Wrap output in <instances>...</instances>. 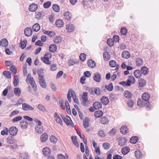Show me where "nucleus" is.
I'll use <instances>...</instances> for the list:
<instances>
[{"instance_id":"obj_1","label":"nucleus","mask_w":159,"mask_h":159,"mask_svg":"<svg viewBox=\"0 0 159 159\" xmlns=\"http://www.w3.org/2000/svg\"><path fill=\"white\" fill-rule=\"evenodd\" d=\"M137 105L140 107H145L148 110H150L151 108V105L149 102H143L140 99L137 101Z\"/></svg>"},{"instance_id":"obj_2","label":"nucleus","mask_w":159,"mask_h":159,"mask_svg":"<svg viewBox=\"0 0 159 159\" xmlns=\"http://www.w3.org/2000/svg\"><path fill=\"white\" fill-rule=\"evenodd\" d=\"M8 131L10 134L12 136H15L16 135L18 132V129L16 127L14 126L11 127Z\"/></svg>"},{"instance_id":"obj_3","label":"nucleus","mask_w":159,"mask_h":159,"mask_svg":"<svg viewBox=\"0 0 159 159\" xmlns=\"http://www.w3.org/2000/svg\"><path fill=\"white\" fill-rule=\"evenodd\" d=\"M32 33V30L30 27H27L24 30L25 34L27 37H30Z\"/></svg>"},{"instance_id":"obj_4","label":"nucleus","mask_w":159,"mask_h":159,"mask_svg":"<svg viewBox=\"0 0 159 159\" xmlns=\"http://www.w3.org/2000/svg\"><path fill=\"white\" fill-rule=\"evenodd\" d=\"M35 18L38 19H42L45 16V13L43 11H36L35 13Z\"/></svg>"},{"instance_id":"obj_5","label":"nucleus","mask_w":159,"mask_h":159,"mask_svg":"<svg viewBox=\"0 0 159 159\" xmlns=\"http://www.w3.org/2000/svg\"><path fill=\"white\" fill-rule=\"evenodd\" d=\"M38 8V5L35 3H33L30 5L29 9L31 12H34L37 10Z\"/></svg>"},{"instance_id":"obj_6","label":"nucleus","mask_w":159,"mask_h":159,"mask_svg":"<svg viewBox=\"0 0 159 159\" xmlns=\"http://www.w3.org/2000/svg\"><path fill=\"white\" fill-rule=\"evenodd\" d=\"M22 108L23 110L25 111L33 110H34L33 107L26 103L22 104Z\"/></svg>"},{"instance_id":"obj_7","label":"nucleus","mask_w":159,"mask_h":159,"mask_svg":"<svg viewBox=\"0 0 159 159\" xmlns=\"http://www.w3.org/2000/svg\"><path fill=\"white\" fill-rule=\"evenodd\" d=\"M141 97L143 100L145 102H149L148 100L150 98V96L148 93H143L142 94Z\"/></svg>"},{"instance_id":"obj_8","label":"nucleus","mask_w":159,"mask_h":159,"mask_svg":"<svg viewBox=\"0 0 159 159\" xmlns=\"http://www.w3.org/2000/svg\"><path fill=\"white\" fill-rule=\"evenodd\" d=\"M61 116L65 123L67 125H70L72 127H73V125L72 123H71V122H70V120H69L68 118H65L64 116L63 115H61Z\"/></svg>"},{"instance_id":"obj_9","label":"nucleus","mask_w":159,"mask_h":159,"mask_svg":"<svg viewBox=\"0 0 159 159\" xmlns=\"http://www.w3.org/2000/svg\"><path fill=\"white\" fill-rule=\"evenodd\" d=\"M90 120L88 117H85L83 120V125L85 129L87 128L89 126V123Z\"/></svg>"},{"instance_id":"obj_10","label":"nucleus","mask_w":159,"mask_h":159,"mask_svg":"<svg viewBox=\"0 0 159 159\" xmlns=\"http://www.w3.org/2000/svg\"><path fill=\"white\" fill-rule=\"evenodd\" d=\"M100 100L102 103L104 105H107L109 102L108 97L104 96L101 98Z\"/></svg>"},{"instance_id":"obj_11","label":"nucleus","mask_w":159,"mask_h":159,"mask_svg":"<svg viewBox=\"0 0 159 159\" xmlns=\"http://www.w3.org/2000/svg\"><path fill=\"white\" fill-rule=\"evenodd\" d=\"M126 141V139L125 137H121L119 139L118 141V145L121 146H122L125 144Z\"/></svg>"},{"instance_id":"obj_12","label":"nucleus","mask_w":159,"mask_h":159,"mask_svg":"<svg viewBox=\"0 0 159 159\" xmlns=\"http://www.w3.org/2000/svg\"><path fill=\"white\" fill-rule=\"evenodd\" d=\"M102 104L99 102H96L93 104V107L95 110L100 109L102 107Z\"/></svg>"},{"instance_id":"obj_13","label":"nucleus","mask_w":159,"mask_h":159,"mask_svg":"<svg viewBox=\"0 0 159 159\" xmlns=\"http://www.w3.org/2000/svg\"><path fill=\"white\" fill-rule=\"evenodd\" d=\"M43 153L45 156H48L50 154L51 150L48 147H45L43 149Z\"/></svg>"},{"instance_id":"obj_14","label":"nucleus","mask_w":159,"mask_h":159,"mask_svg":"<svg viewBox=\"0 0 159 159\" xmlns=\"http://www.w3.org/2000/svg\"><path fill=\"white\" fill-rule=\"evenodd\" d=\"M94 80L96 82H99L101 79V76L98 73H96L94 74L93 76Z\"/></svg>"},{"instance_id":"obj_15","label":"nucleus","mask_w":159,"mask_h":159,"mask_svg":"<svg viewBox=\"0 0 159 159\" xmlns=\"http://www.w3.org/2000/svg\"><path fill=\"white\" fill-rule=\"evenodd\" d=\"M48 139V136L47 133H44L40 137L41 141L42 143L45 142Z\"/></svg>"},{"instance_id":"obj_16","label":"nucleus","mask_w":159,"mask_h":159,"mask_svg":"<svg viewBox=\"0 0 159 159\" xmlns=\"http://www.w3.org/2000/svg\"><path fill=\"white\" fill-rule=\"evenodd\" d=\"M87 64L89 67L91 68H93L96 66L95 62L92 59H90L88 61Z\"/></svg>"},{"instance_id":"obj_17","label":"nucleus","mask_w":159,"mask_h":159,"mask_svg":"<svg viewBox=\"0 0 159 159\" xmlns=\"http://www.w3.org/2000/svg\"><path fill=\"white\" fill-rule=\"evenodd\" d=\"M39 81L41 86L43 88H45L47 87V84L45 83V81L44 79L39 78Z\"/></svg>"},{"instance_id":"obj_18","label":"nucleus","mask_w":159,"mask_h":159,"mask_svg":"<svg viewBox=\"0 0 159 159\" xmlns=\"http://www.w3.org/2000/svg\"><path fill=\"white\" fill-rule=\"evenodd\" d=\"M28 125V123L27 121L23 120H21L20 124V126L23 129L27 128Z\"/></svg>"},{"instance_id":"obj_19","label":"nucleus","mask_w":159,"mask_h":159,"mask_svg":"<svg viewBox=\"0 0 159 159\" xmlns=\"http://www.w3.org/2000/svg\"><path fill=\"white\" fill-rule=\"evenodd\" d=\"M65 18L67 20H70L72 17V15L71 13L69 11H66L64 13Z\"/></svg>"},{"instance_id":"obj_20","label":"nucleus","mask_w":159,"mask_h":159,"mask_svg":"<svg viewBox=\"0 0 159 159\" xmlns=\"http://www.w3.org/2000/svg\"><path fill=\"white\" fill-rule=\"evenodd\" d=\"M57 49V46L55 44L51 45L49 47V51L51 52H54Z\"/></svg>"},{"instance_id":"obj_21","label":"nucleus","mask_w":159,"mask_h":159,"mask_svg":"<svg viewBox=\"0 0 159 159\" xmlns=\"http://www.w3.org/2000/svg\"><path fill=\"white\" fill-rule=\"evenodd\" d=\"M35 130L38 133L41 134L43 131V128L41 126L35 125Z\"/></svg>"},{"instance_id":"obj_22","label":"nucleus","mask_w":159,"mask_h":159,"mask_svg":"<svg viewBox=\"0 0 159 159\" xmlns=\"http://www.w3.org/2000/svg\"><path fill=\"white\" fill-rule=\"evenodd\" d=\"M74 27L73 24H70L66 25V29L69 32H71L74 30Z\"/></svg>"},{"instance_id":"obj_23","label":"nucleus","mask_w":159,"mask_h":159,"mask_svg":"<svg viewBox=\"0 0 159 159\" xmlns=\"http://www.w3.org/2000/svg\"><path fill=\"white\" fill-rule=\"evenodd\" d=\"M57 26L58 28L62 27L64 25V23L62 20L61 19L57 20L56 22Z\"/></svg>"},{"instance_id":"obj_24","label":"nucleus","mask_w":159,"mask_h":159,"mask_svg":"<svg viewBox=\"0 0 159 159\" xmlns=\"http://www.w3.org/2000/svg\"><path fill=\"white\" fill-rule=\"evenodd\" d=\"M122 56L123 58L125 59L129 58L130 57L129 52L127 51L123 52L122 54Z\"/></svg>"},{"instance_id":"obj_25","label":"nucleus","mask_w":159,"mask_h":159,"mask_svg":"<svg viewBox=\"0 0 159 159\" xmlns=\"http://www.w3.org/2000/svg\"><path fill=\"white\" fill-rule=\"evenodd\" d=\"M100 122L103 125L107 124L109 121L108 118L105 116H103L101 117L100 120Z\"/></svg>"},{"instance_id":"obj_26","label":"nucleus","mask_w":159,"mask_h":159,"mask_svg":"<svg viewBox=\"0 0 159 159\" xmlns=\"http://www.w3.org/2000/svg\"><path fill=\"white\" fill-rule=\"evenodd\" d=\"M134 74L135 77L137 78H140L142 75L141 71L139 70H134Z\"/></svg>"},{"instance_id":"obj_27","label":"nucleus","mask_w":159,"mask_h":159,"mask_svg":"<svg viewBox=\"0 0 159 159\" xmlns=\"http://www.w3.org/2000/svg\"><path fill=\"white\" fill-rule=\"evenodd\" d=\"M139 84L140 87H143L145 86L146 84V81L143 79H140L139 80Z\"/></svg>"},{"instance_id":"obj_28","label":"nucleus","mask_w":159,"mask_h":159,"mask_svg":"<svg viewBox=\"0 0 159 159\" xmlns=\"http://www.w3.org/2000/svg\"><path fill=\"white\" fill-rule=\"evenodd\" d=\"M138 140L139 139L137 136H134L130 138L129 141L131 143L135 144L138 141Z\"/></svg>"},{"instance_id":"obj_29","label":"nucleus","mask_w":159,"mask_h":159,"mask_svg":"<svg viewBox=\"0 0 159 159\" xmlns=\"http://www.w3.org/2000/svg\"><path fill=\"white\" fill-rule=\"evenodd\" d=\"M40 26L39 24L36 23L34 24L32 26V29L34 32H38L40 29Z\"/></svg>"},{"instance_id":"obj_30","label":"nucleus","mask_w":159,"mask_h":159,"mask_svg":"<svg viewBox=\"0 0 159 159\" xmlns=\"http://www.w3.org/2000/svg\"><path fill=\"white\" fill-rule=\"evenodd\" d=\"M71 138L73 144L75 146L78 147H79V144L77 141V137L75 136H72Z\"/></svg>"},{"instance_id":"obj_31","label":"nucleus","mask_w":159,"mask_h":159,"mask_svg":"<svg viewBox=\"0 0 159 159\" xmlns=\"http://www.w3.org/2000/svg\"><path fill=\"white\" fill-rule=\"evenodd\" d=\"M149 71L148 69L146 66H143L141 68V72L143 75H146Z\"/></svg>"},{"instance_id":"obj_32","label":"nucleus","mask_w":159,"mask_h":159,"mask_svg":"<svg viewBox=\"0 0 159 159\" xmlns=\"http://www.w3.org/2000/svg\"><path fill=\"white\" fill-rule=\"evenodd\" d=\"M43 70L42 68L37 70V73L40 78L44 79Z\"/></svg>"},{"instance_id":"obj_33","label":"nucleus","mask_w":159,"mask_h":159,"mask_svg":"<svg viewBox=\"0 0 159 159\" xmlns=\"http://www.w3.org/2000/svg\"><path fill=\"white\" fill-rule=\"evenodd\" d=\"M103 115V112L101 110L96 111L94 113L95 116L97 118H99L102 116Z\"/></svg>"},{"instance_id":"obj_34","label":"nucleus","mask_w":159,"mask_h":159,"mask_svg":"<svg viewBox=\"0 0 159 159\" xmlns=\"http://www.w3.org/2000/svg\"><path fill=\"white\" fill-rule=\"evenodd\" d=\"M130 149L129 147H124L122 148L121 152L124 155L128 154L129 151Z\"/></svg>"},{"instance_id":"obj_35","label":"nucleus","mask_w":159,"mask_h":159,"mask_svg":"<svg viewBox=\"0 0 159 159\" xmlns=\"http://www.w3.org/2000/svg\"><path fill=\"white\" fill-rule=\"evenodd\" d=\"M2 74L5 76L8 79H10L11 78V74L10 72L8 71H4L3 72Z\"/></svg>"},{"instance_id":"obj_36","label":"nucleus","mask_w":159,"mask_h":159,"mask_svg":"<svg viewBox=\"0 0 159 159\" xmlns=\"http://www.w3.org/2000/svg\"><path fill=\"white\" fill-rule=\"evenodd\" d=\"M103 91H102L100 88L98 87L94 88V95L96 94L99 95Z\"/></svg>"},{"instance_id":"obj_37","label":"nucleus","mask_w":159,"mask_h":159,"mask_svg":"<svg viewBox=\"0 0 159 159\" xmlns=\"http://www.w3.org/2000/svg\"><path fill=\"white\" fill-rule=\"evenodd\" d=\"M135 155L136 158L139 159L142 157L141 152L139 150L136 151L135 152Z\"/></svg>"},{"instance_id":"obj_38","label":"nucleus","mask_w":159,"mask_h":159,"mask_svg":"<svg viewBox=\"0 0 159 159\" xmlns=\"http://www.w3.org/2000/svg\"><path fill=\"white\" fill-rule=\"evenodd\" d=\"M127 127L125 125L122 126L120 129V132L123 134H126L127 133Z\"/></svg>"},{"instance_id":"obj_39","label":"nucleus","mask_w":159,"mask_h":159,"mask_svg":"<svg viewBox=\"0 0 159 159\" xmlns=\"http://www.w3.org/2000/svg\"><path fill=\"white\" fill-rule=\"evenodd\" d=\"M41 60L43 62L47 64H50V62L49 60V59L48 57H43L41 58Z\"/></svg>"},{"instance_id":"obj_40","label":"nucleus","mask_w":159,"mask_h":159,"mask_svg":"<svg viewBox=\"0 0 159 159\" xmlns=\"http://www.w3.org/2000/svg\"><path fill=\"white\" fill-rule=\"evenodd\" d=\"M124 95L126 98L129 99L131 98L132 94L129 91L126 90L124 92Z\"/></svg>"},{"instance_id":"obj_41","label":"nucleus","mask_w":159,"mask_h":159,"mask_svg":"<svg viewBox=\"0 0 159 159\" xmlns=\"http://www.w3.org/2000/svg\"><path fill=\"white\" fill-rule=\"evenodd\" d=\"M19 80L18 75H15L14 78L13 80V84L15 87H16L17 86L18 84Z\"/></svg>"},{"instance_id":"obj_42","label":"nucleus","mask_w":159,"mask_h":159,"mask_svg":"<svg viewBox=\"0 0 159 159\" xmlns=\"http://www.w3.org/2000/svg\"><path fill=\"white\" fill-rule=\"evenodd\" d=\"M127 80H129L128 83L130 84V86L131 84H134L135 82V78L133 76H129V79Z\"/></svg>"},{"instance_id":"obj_43","label":"nucleus","mask_w":159,"mask_h":159,"mask_svg":"<svg viewBox=\"0 0 159 159\" xmlns=\"http://www.w3.org/2000/svg\"><path fill=\"white\" fill-rule=\"evenodd\" d=\"M54 42L56 43H58L61 41V38L60 36H57L53 40Z\"/></svg>"},{"instance_id":"obj_44","label":"nucleus","mask_w":159,"mask_h":159,"mask_svg":"<svg viewBox=\"0 0 159 159\" xmlns=\"http://www.w3.org/2000/svg\"><path fill=\"white\" fill-rule=\"evenodd\" d=\"M103 57L105 60L108 61L109 60L110 55L107 52H105L103 54Z\"/></svg>"},{"instance_id":"obj_45","label":"nucleus","mask_w":159,"mask_h":159,"mask_svg":"<svg viewBox=\"0 0 159 159\" xmlns=\"http://www.w3.org/2000/svg\"><path fill=\"white\" fill-rule=\"evenodd\" d=\"M105 88L107 89V90L109 91H112L113 89V85L112 83H111L109 84L108 85H105Z\"/></svg>"},{"instance_id":"obj_46","label":"nucleus","mask_w":159,"mask_h":159,"mask_svg":"<svg viewBox=\"0 0 159 159\" xmlns=\"http://www.w3.org/2000/svg\"><path fill=\"white\" fill-rule=\"evenodd\" d=\"M50 140L52 143L55 144L56 143L57 141V139L54 136L52 135L50 137Z\"/></svg>"},{"instance_id":"obj_47","label":"nucleus","mask_w":159,"mask_h":159,"mask_svg":"<svg viewBox=\"0 0 159 159\" xmlns=\"http://www.w3.org/2000/svg\"><path fill=\"white\" fill-rule=\"evenodd\" d=\"M27 41L26 40H24L23 42L21 41L20 43V46L22 49H24L26 46Z\"/></svg>"},{"instance_id":"obj_48","label":"nucleus","mask_w":159,"mask_h":159,"mask_svg":"<svg viewBox=\"0 0 159 159\" xmlns=\"http://www.w3.org/2000/svg\"><path fill=\"white\" fill-rule=\"evenodd\" d=\"M2 46L5 47H7L8 45V41L6 39H3L2 40Z\"/></svg>"},{"instance_id":"obj_49","label":"nucleus","mask_w":159,"mask_h":159,"mask_svg":"<svg viewBox=\"0 0 159 159\" xmlns=\"http://www.w3.org/2000/svg\"><path fill=\"white\" fill-rule=\"evenodd\" d=\"M53 10L56 12H59L60 11V7L57 4H54L52 6Z\"/></svg>"},{"instance_id":"obj_50","label":"nucleus","mask_w":159,"mask_h":159,"mask_svg":"<svg viewBox=\"0 0 159 159\" xmlns=\"http://www.w3.org/2000/svg\"><path fill=\"white\" fill-rule=\"evenodd\" d=\"M143 60L140 58H138L136 59V65L138 66H140L143 65Z\"/></svg>"},{"instance_id":"obj_51","label":"nucleus","mask_w":159,"mask_h":159,"mask_svg":"<svg viewBox=\"0 0 159 159\" xmlns=\"http://www.w3.org/2000/svg\"><path fill=\"white\" fill-rule=\"evenodd\" d=\"M14 92L16 95L19 96L20 95L21 91L19 88H15L14 89Z\"/></svg>"},{"instance_id":"obj_52","label":"nucleus","mask_w":159,"mask_h":159,"mask_svg":"<svg viewBox=\"0 0 159 159\" xmlns=\"http://www.w3.org/2000/svg\"><path fill=\"white\" fill-rule=\"evenodd\" d=\"M107 42L108 45L110 47L113 46L114 45V41L111 39L110 38L108 39Z\"/></svg>"},{"instance_id":"obj_53","label":"nucleus","mask_w":159,"mask_h":159,"mask_svg":"<svg viewBox=\"0 0 159 159\" xmlns=\"http://www.w3.org/2000/svg\"><path fill=\"white\" fill-rule=\"evenodd\" d=\"M14 137L11 136H9L7 139V143H8L12 144L14 143Z\"/></svg>"},{"instance_id":"obj_54","label":"nucleus","mask_w":159,"mask_h":159,"mask_svg":"<svg viewBox=\"0 0 159 159\" xmlns=\"http://www.w3.org/2000/svg\"><path fill=\"white\" fill-rule=\"evenodd\" d=\"M51 2L50 1H47L44 2L43 4V7L45 8H48L51 5Z\"/></svg>"},{"instance_id":"obj_55","label":"nucleus","mask_w":159,"mask_h":159,"mask_svg":"<svg viewBox=\"0 0 159 159\" xmlns=\"http://www.w3.org/2000/svg\"><path fill=\"white\" fill-rule=\"evenodd\" d=\"M20 156V159H28L29 158L28 155L26 153H21Z\"/></svg>"},{"instance_id":"obj_56","label":"nucleus","mask_w":159,"mask_h":159,"mask_svg":"<svg viewBox=\"0 0 159 159\" xmlns=\"http://www.w3.org/2000/svg\"><path fill=\"white\" fill-rule=\"evenodd\" d=\"M10 70L12 74H16V69L14 65H12L10 67Z\"/></svg>"},{"instance_id":"obj_57","label":"nucleus","mask_w":159,"mask_h":159,"mask_svg":"<svg viewBox=\"0 0 159 159\" xmlns=\"http://www.w3.org/2000/svg\"><path fill=\"white\" fill-rule=\"evenodd\" d=\"M127 29L125 27H122L120 30V33L123 35H125L127 33Z\"/></svg>"},{"instance_id":"obj_58","label":"nucleus","mask_w":159,"mask_h":159,"mask_svg":"<svg viewBox=\"0 0 159 159\" xmlns=\"http://www.w3.org/2000/svg\"><path fill=\"white\" fill-rule=\"evenodd\" d=\"M88 93L87 92H84L82 95L81 98L83 100L88 101Z\"/></svg>"},{"instance_id":"obj_59","label":"nucleus","mask_w":159,"mask_h":159,"mask_svg":"<svg viewBox=\"0 0 159 159\" xmlns=\"http://www.w3.org/2000/svg\"><path fill=\"white\" fill-rule=\"evenodd\" d=\"M129 81V80H127L126 82L125 81H121L119 83V84L124 87L125 86H130V84L128 83Z\"/></svg>"},{"instance_id":"obj_60","label":"nucleus","mask_w":159,"mask_h":159,"mask_svg":"<svg viewBox=\"0 0 159 159\" xmlns=\"http://www.w3.org/2000/svg\"><path fill=\"white\" fill-rule=\"evenodd\" d=\"M109 65L110 67H114L116 66V61L114 60H112L109 61Z\"/></svg>"},{"instance_id":"obj_61","label":"nucleus","mask_w":159,"mask_h":159,"mask_svg":"<svg viewBox=\"0 0 159 159\" xmlns=\"http://www.w3.org/2000/svg\"><path fill=\"white\" fill-rule=\"evenodd\" d=\"M86 58V55L85 53H82L80 54V60L82 61H84Z\"/></svg>"},{"instance_id":"obj_62","label":"nucleus","mask_w":159,"mask_h":159,"mask_svg":"<svg viewBox=\"0 0 159 159\" xmlns=\"http://www.w3.org/2000/svg\"><path fill=\"white\" fill-rule=\"evenodd\" d=\"M98 134L101 138L104 137L106 136V134L104 131L102 130L98 131Z\"/></svg>"},{"instance_id":"obj_63","label":"nucleus","mask_w":159,"mask_h":159,"mask_svg":"<svg viewBox=\"0 0 159 159\" xmlns=\"http://www.w3.org/2000/svg\"><path fill=\"white\" fill-rule=\"evenodd\" d=\"M8 132H9L8 129L7 127H5L4 130H3L1 131V134L2 135H8Z\"/></svg>"},{"instance_id":"obj_64","label":"nucleus","mask_w":159,"mask_h":159,"mask_svg":"<svg viewBox=\"0 0 159 159\" xmlns=\"http://www.w3.org/2000/svg\"><path fill=\"white\" fill-rule=\"evenodd\" d=\"M27 64L25 63L23 67V73L24 75L25 76H26L27 74Z\"/></svg>"}]
</instances>
